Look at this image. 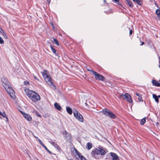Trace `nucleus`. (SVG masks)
I'll return each instance as SVG.
<instances>
[{
  "instance_id": "1",
  "label": "nucleus",
  "mask_w": 160,
  "mask_h": 160,
  "mask_svg": "<svg viewBox=\"0 0 160 160\" xmlns=\"http://www.w3.org/2000/svg\"><path fill=\"white\" fill-rule=\"evenodd\" d=\"M24 91L29 99L32 102H35L40 100V96L36 92L30 90L28 88L25 89Z\"/></svg>"
},
{
  "instance_id": "2",
  "label": "nucleus",
  "mask_w": 160,
  "mask_h": 160,
  "mask_svg": "<svg viewBox=\"0 0 160 160\" xmlns=\"http://www.w3.org/2000/svg\"><path fill=\"white\" fill-rule=\"evenodd\" d=\"M106 154V152L104 150L101 148H98L92 151V156L95 159H99V158L98 156V155L100 154L102 156H103Z\"/></svg>"
},
{
  "instance_id": "3",
  "label": "nucleus",
  "mask_w": 160,
  "mask_h": 160,
  "mask_svg": "<svg viewBox=\"0 0 160 160\" xmlns=\"http://www.w3.org/2000/svg\"><path fill=\"white\" fill-rule=\"evenodd\" d=\"M101 112L103 114L111 118L114 119L116 118V116L115 114L107 108L103 109Z\"/></svg>"
},
{
  "instance_id": "4",
  "label": "nucleus",
  "mask_w": 160,
  "mask_h": 160,
  "mask_svg": "<svg viewBox=\"0 0 160 160\" xmlns=\"http://www.w3.org/2000/svg\"><path fill=\"white\" fill-rule=\"evenodd\" d=\"M44 79L48 84L51 85V88L54 90L56 89V87L54 84L52 83L51 78L49 76H46L45 75L44 77H43Z\"/></svg>"
},
{
  "instance_id": "5",
  "label": "nucleus",
  "mask_w": 160,
  "mask_h": 160,
  "mask_svg": "<svg viewBox=\"0 0 160 160\" xmlns=\"http://www.w3.org/2000/svg\"><path fill=\"white\" fill-rule=\"evenodd\" d=\"M74 116L79 121L81 122H83V118L82 115L76 110L73 112Z\"/></svg>"
},
{
  "instance_id": "6",
  "label": "nucleus",
  "mask_w": 160,
  "mask_h": 160,
  "mask_svg": "<svg viewBox=\"0 0 160 160\" xmlns=\"http://www.w3.org/2000/svg\"><path fill=\"white\" fill-rule=\"evenodd\" d=\"M91 71L92 73L93 74L95 75V78L96 79L102 81L104 80L105 78L102 75L99 74L93 70H91Z\"/></svg>"
},
{
  "instance_id": "7",
  "label": "nucleus",
  "mask_w": 160,
  "mask_h": 160,
  "mask_svg": "<svg viewBox=\"0 0 160 160\" xmlns=\"http://www.w3.org/2000/svg\"><path fill=\"white\" fill-rule=\"evenodd\" d=\"M5 89L7 91L8 93L9 94L11 98L13 99L15 98L14 91L10 86L7 87V88Z\"/></svg>"
},
{
  "instance_id": "8",
  "label": "nucleus",
  "mask_w": 160,
  "mask_h": 160,
  "mask_svg": "<svg viewBox=\"0 0 160 160\" xmlns=\"http://www.w3.org/2000/svg\"><path fill=\"white\" fill-rule=\"evenodd\" d=\"M1 81L2 84L5 89L7 88L10 85V83L8 82V80L5 77H3L1 78Z\"/></svg>"
},
{
  "instance_id": "9",
  "label": "nucleus",
  "mask_w": 160,
  "mask_h": 160,
  "mask_svg": "<svg viewBox=\"0 0 160 160\" xmlns=\"http://www.w3.org/2000/svg\"><path fill=\"white\" fill-rule=\"evenodd\" d=\"M120 97L123 99H126L127 101L129 103L132 102V101L130 95L128 93H126L125 94H122L120 95Z\"/></svg>"
},
{
  "instance_id": "10",
  "label": "nucleus",
  "mask_w": 160,
  "mask_h": 160,
  "mask_svg": "<svg viewBox=\"0 0 160 160\" xmlns=\"http://www.w3.org/2000/svg\"><path fill=\"white\" fill-rule=\"evenodd\" d=\"M21 112L22 113V115H23L24 118H25L28 121H30L32 120V117L29 114L25 113L22 112Z\"/></svg>"
},
{
  "instance_id": "11",
  "label": "nucleus",
  "mask_w": 160,
  "mask_h": 160,
  "mask_svg": "<svg viewBox=\"0 0 160 160\" xmlns=\"http://www.w3.org/2000/svg\"><path fill=\"white\" fill-rule=\"evenodd\" d=\"M49 142L58 150L60 151L61 150L60 147L56 142L52 141H49Z\"/></svg>"
},
{
  "instance_id": "12",
  "label": "nucleus",
  "mask_w": 160,
  "mask_h": 160,
  "mask_svg": "<svg viewBox=\"0 0 160 160\" xmlns=\"http://www.w3.org/2000/svg\"><path fill=\"white\" fill-rule=\"evenodd\" d=\"M76 155L78 156L80 159L79 160H87L84 156H83L77 150H76Z\"/></svg>"
},
{
  "instance_id": "13",
  "label": "nucleus",
  "mask_w": 160,
  "mask_h": 160,
  "mask_svg": "<svg viewBox=\"0 0 160 160\" xmlns=\"http://www.w3.org/2000/svg\"><path fill=\"white\" fill-rule=\"evenodd\" d=\"M110 154L112 157V160H119L118 157L116 153L111 152Z\"/></svg>"
},
{
  "instance_id": "14",
  "label": "nucleus",
  "mask_w": 160,
  "mask_h": 160,
  "mask_svg": "<svg viewBox=\"0 0 160 160\" xmlns=\"http://www.w3.org/2000/svg\"><path fill=\"white\" fill-rule=\"evenodd\" d=\"M152 82L153 86L157 87L160 86V84L156 80H152Z\"/></svg>"
},
{
  "instance_id": "15",
  "label": "nucleus",
  "mask_w": 160,
  "mask_h": 160,
  "mask_svg": "<svg viewBox=\"0 0 160 160\" xmlns=\"http://www.w3.org/2000/svg\"><path fill=\"white\" fill-rule=\"evenodd\" d=\"M54 107L55 108L59 111H60L61 109V107L59 105V104L57 102L55 103L54 104Z\"/></svg>"
},
{
  "instance_id": "16",
  "label": "nucleus",
  "mask_w": 160,
  "mask_h": 160,
  "mask_svg": "<svg viewBox=\"0 0 160 160\" xmlns=\"http://www.w3.org/2000/svg\"><path fill=\"white\" fill-rule=\"evenodd\" d=\"M50 48L51 49L52 51L53 52L54 54L56 56H58V54L56 52V51L55 49L53 48V45H50Z\"/></svg>"
},
{
  "instance_id": "17",
  "label": "nucleus",
  "mask_w": 160,
  "mask_h": 160,
  "mask_svg": "<svg viewBox=\"0 0 160 160\" xmlns=\"http://www.w3.org/2000/svg\"><path fill=\"white\" fill-rule=\"evenodd\" d=\"M66 109L67 112L68 114L71 115L72 113V109L69 107H66Z\"/></svg>"
},
{
  "instance_id": "18",
  "label": "nucleus",
  "mask_w": 160,
  "mask_h": 160,
  "mask_svg": "<svg viewBox=\"0 0 160 160\" xmlns=\"http://www.w3.org/2000/svg\"><path fill=\"white\" fill-rule=\"evenodd\" d=\"M133 2H136L137 4L141 5L142 3V0H132Z\"/></svg>"
},
{
  "instance_id": "19",
  "label": "nucleus",
  "mask_w": 160,
  "mask_h": 160,
  "mask_svg": "<svg viewBox=\"0 0 160 160\" xmlns=\"http://www.w3.org/2000/svg\"><path fill=\"white\" fill-rule=\"evenodd\" d=\"M153 98L154 99L155 101L157 103H158L159 102V100L158 98V96H156L155 94H152Z\"/></svg>"
},
{
  "instance_id": "20",
  "label": "nucleus",
  "mask_w": 160,
  "mask_h": 160,
  "mask_svg": "<svg viewBox=\"0 0 160 160\" xmlns=\"http://www.w3.org/2000/svg\"><path fill=\"white\" fill-rule=\"evenodd\" d=\"M92 147V143L90 142H88L86 145V148L88 150L90 149Z\"/></svg>"
},
{
  "instance_id": "21",
  "label": "nucleus",
  "mask_w": 160,
  "mask_h": 160,
  "mask_svg": "<svg viewBox=\"0 0 160 160\" xmlns=\"http://www.w3.org/2000/svg\"><path fill=\"white\" fill-rule=\"evenodd\" d=\"M2 116L3 118H6L7 119V120H8V118L7 117L6 114H5V112H3V113L1 112V114H0Z\"/></svg>"
},
{
  "instance_id": "22",
  "label": "nucleus",
  "mask_w": 160,
  "mask_h": 160,
  "mask_svg": "<svg viewBox=\"0 0 160 160\" xmlns=\"http://www.w3.org/2000/svg\"><path fill=\"white\" fill-rule=\"evenodd\" d=\"M127 3L130 7L132 8L133 7V4H132V2L131 1L129 0L128 1H127Z\"/></svg>"
},
{
  "instance_id": "23",
  "label": "nucleus",
  "mask_w": 160,
  "mask_h": 160,
  "mask_svg": "<svg viewBox=\"0 0 160 160\" xmlns=\"http://www.w3.org/2000/svg\"><path fill=\"white\" fill-rule=\"evenodd\" d=\"M48 72L47 70H45L43 72H42V74L43 77H44L45 75L48 76Z\"/></svg>"
},
{
  "instance_id": "24",
  "label": "nucleus",
  "mask_w": 160,
  "mask_h": 160,
  "mask_svg": "<svg viewBox=\"0 0 160 160\" xmlns=\"http://www.w3.org/2000/svg\"><path fill=\"white\" fill-rule=\"evenodd\" d=\"M156 13L158 17H160V10L157 9L156 11Z\"/></svg>"
},
{
  "instance_id": "25",
  "label": "nucleus",
  "mask_w": 160,
  "mask_h": 160,
  "mask_svg": "<svg viewBox=\"0 0 160 160\" xmlns=\"http://www.w3.org/2000/svg\"><path fill=\"white\" fill-rule=\"evenodd\" d=\"M53 42L55 44H56L57 45L59 46V43L58 40L56 39H53Z\"/></svg>"
},
{
  "instance_id": "26",
  "label": "nucleus",
  "mask_w": 160,
  "mask_h": 160,
  "mask_svg": "<svg viewBox=\"0 0 160 160\" xmlns=\"http://www.w3.org/2000/svg\"><path fill=\"white\" fill-rule=\"evenodd\" d=\"M145 122H146V120H145V119L143 118L141 120V122H140V123L141 125H143L145 123Z\"/></svg>"
},
{
  "instance_id": "27",
  "label": "nucleus",
  "mask_w": 160,
  "mask_h": 160,
  "mask_svg": "<svg viewBox=\"0 0 160 160\" xmlns=\"http://www.w3.org/2000/svg\"><path fill=\"white\" fill-rule=\"evenodd\" d=\"M1 34H2V36H3V37L4 38H5L6 39L7 38H8L7 36L4 32H3Z\"/></svg>"
},
{
  "instance_id": "28",
  "label": "nucleus",
  "mask_w": 160,
  "mask_h": 160,
  "mask_svg": "<svg viewBox=\"0 0 160 160\" xmlns=\"http://www.w3.org/2000/svg\"><path fill=\"white\" fill-rule=\"evenodd\" d=\"M138 100L139 101H140V102H142L143 101V99H142V97H141L140 96H139V97H138Z\"/></svg>"
},
{
  "instance_id": "29",
  "label": "nucleus",
  "mask_w": 160,
  "mask_h": 160,
  "mask_svg": "<svg viewBox=\"0 0 160 160\" xmlns=\"http://www.w3.org/2000/svg\"><path fill=\"white\" fill-rule=\"evenodd\" d=\"M43 147L45 149V150H46L47 151H48L50 153H51V152L48 149V148L45 145Z\"/></svg>"
},
{
  "instance_id": "30",
  "label": "nucleus",
  "mask_w": 160,
  "mask_h": 160,
  "mask_svg": "<svg viewBox=\"0 0 160 160\" xmlns=\"http://www.w3.org/2000/svg\"><path fill=\"white\" fill-rule=\"evenodd\" d=\"M4 42V41L3 40L2 38L0 36V43L2 44Z\"/></svg>"
},
{
  "instance_id": "31",
  "label": "nucleus",
  "mask_w": 160,
  "mask_h": 160,
  "mask_svg": "<svg viewBox=\"0 0 160 160\" xmlns=\"http://www.w3.org/2000/svg\"><path fill=\"white\" fill-rule=\"evenodd\" d=\"M4 32V31L0 27V33H2L3 32Z\"/></svg>"
},
{
  "instance_id": "32",
  "label": "nucleus",
  "mask_w": 160,
  "mask_h": 160,
  "mask_svg": "<svg viewBox=\"0 0 160 160\" xmlns=\"http://www.w3.org/2000/svg\"><path fill=\"white\" fill-rule=\"evenodd\" d=\"M36 115L38 117H41V115L39 114V113H38L37 112V114H36Z\"/></svg>"
},
{
  "instance_id": "33",
  "label": "nucleus",
  "mask_w": 160,
  "mask_h": 160,
  "mask_svg": "<svg viewBox=\"0 0 160 160\" xmlns=\"http://www.w3.org/2000/svg\"><path fill=\"white\" fill-rule=\"evenodd\" d=\"M40 144L41 145L42 147H43L45 145L43 144V142L41 141V142H39Z\"/></svg>"
},
{
  "instance_id": "34",
  "label": "nucleus",
  "mask_w": 160,
  "mask_h": 160,
  "mask_svg": "<svg viewBox=\"0 0 160 160\" xmlns=\"http://www.w3.org/2000/svg\"><path fill=\"white\" fill-rule=\"evenodd\" d=\"M24 83L25 85H27L28 84L29 82L28 81H25L24 82Z\"/></svg>"
},
{
  "instance_id": "35",
  "label": "nucleus",
  "mask_w": 160,
  "mask_h": 160,
  "mask_svg": "<svg viewBox=\"0 0 160 160\" xmlns=\"http://www.w3.org/2000/svg\"><path fill=\"white\" fill-rule=\"evenodd\" d=\"M112 1L113 2H118V3L119 4L118 2H119V0H112Z\"/></svg>"
},
{
  "instance_id": "36",
  "label": "nucleus",
  "mask_w": 160,
  "mask_h": 160,
  "mask_svg": "<svg viewBox=\"0 0 160 160\" xmlns=\"http://www.w3.org/2000/svg\"><path fill=\"white\" fill-rule=\"evenodd\" d=\"M34 78L36 79V80H39V79H38V78L36 76H34Z\"/></svg>"
},
{
  "instance_id": "37",
  "label": "nucleus",
  "mask_w": 160,
  "mask_h": 160,
  "mask_svg": "<svg viewBox=\"0 0 160 160\" xmlns=\"http://www.w3.org/2000/svg\"><path fill=\"white\" fill-rule=\"evenodd\" d=\"M132 30H130L129 31V34L131 35L132 33Z\"/></svg>"
},
{
  "instance_id": "38",
  "label": "nucleus",
  "mask_w": 160,
  "mask_h": 160,
  "mask_svg": "<svg viewBox=\"0 0 160 160\" xmlns=\"http://www.w3.org/2000/svg\"><path fill=\"white\" fill-rule=\"evenodd\" d=\"M136 95L137 96H138V97H139V96H140V94L139 93H136Z\"/></svg>"
},
{
  "instance_id": "39",
  "label": "nucleus",
  "mask_w": 160,
  "mask_h": 160,
  "mask_svg": "<svg viewBox=\"0 0 160 160\" xmlns=\"http://www.w3.org/2000/svg\"><path fill=\"white\" fill-rule=\"evenodd\" d=\"M52 27L54 29V25L52 23Z\"/></svg>"
},
{
  "instance_id": "40",
  "label": "nucleus",
  "mask_w": 160,
  "mask_h": 160,
  "mask_svg": "<svg viewBox=\"0 0 160 160\" xmlns=\"http://www.w3.org/2000/svg\"><path fill=\"white\" fill-rule=\"evenodd\" d=\"M144 42H142V44H141V45H142L144 44Z\"/></svg>"
},
{
  "instance_id": "41",
  "label": "nucleus",
  "mask_w": 160,
  "mask_h": 160,
  "mask_svg": "<svg viewBox=\"0 0 160 160\" xmlns=\"http://www.w3.org/2000/svg\"><path fill=\"white\" fill-rule=\"evenodd\" d=\"M85 104L86 106H88V105L86 103H85Z\"/></svg>"
},
{
  "instance_id": "42",
  "label": "nucleus",
  "mask_w": 160,
  "mask_h": 160,
  "mask_svg": "<svg viewBox=\"0 0 160 160\" xmlns=\"http://www.w3.org/2000/svg\"><path fill=\"white\" fill-rule=\"evenodd\" d=\"M38 140L39 142H40L41 141L40 139H38Z\"/></svg>"
},
{
  "instance_id": "43",
  "label": "nucleus",
  "mask_w": 160,
  "mask_h": 160,
  "mask_svg": "<svg viewBox=\"0 0 160 160\" xmlns=\"http://www.w3.org/2000/svg\"><path fill=\"white\" fill-rule=\"evenodd\" d=\"M38 140L39 142H40L41 141L40 139H38Z\"/></svg>"
},
{
  "instance_id": "44",
  "label": "nucleus",
  "mask_w": 160,
  "mask_h": 160,
  "mask_svg": "<svg viewBox=\"0 0 160 160\" xmlns=\"http://www.w3.org/2000/svg\"><path fill=\"white\" fill-rule=\"evenodd\" d=\"M125 0L126 1V2H127V1H128L129 0Z\"/></svg>"
},
{
  "instance_id": "45",
  "label": "nucleus",
  "mask_w": 160,
  "mask_h": 160,
  "mask_svg": "<svg viewBox=\"0 0 160 160\" xmlns=\"http://www.w3.org/2000/svg\"><path fill=\"white\" fill-rule=\"evenodd\" d=\"M158 96V98H160V95Z\"/></svg>"
},
{
  "instance_id": "46",
  "label": "nucleus",
  "mask_w": 160,
  "mask_h": 160,
  "mask_svg": "<svg viewBox=\"0 0 160 160\" xmlns=\"http://www.w3.org/2000/svg\"><path fill=\"white\" fill-rule=\"evenodd\" d=\"M104 2H106V0H104Z\"/></svg>"
},
{
  "instance_id": "47",
  "label": "nucleus",
  "mask_w": 160,
  "mask_h": 160,
  "mask_svg": "<svg viewBox=\"0 0 160 160\" xmlns=\"http://www.w3.org/2000/svg\"><path fill=\"white\" fill-rule=\"evenodd\" d=\"M159 60H160V56H159Z\"/></svg>"
},
{
  "instance_id": "48",
  "label": "nucleus",
  "mask_w": 160,
  "mask_h": 160,
  "mask_svg": "<svg viewBox=\"0 0 160 160\" xmlns=\"http://www.w3.org/2000/svg\"><path fill=\"white\" fill-rule=\"evenodd\" d=\"M159 68H160V64L159 65Z\"/></svg>"
},
{
  "instance_id": "49",
  "label": "nucleus",
  "mask_w": 160,
  "mask_h": 160,
  "mask_svg": "<svg viewBox=\"0 0 160 160\" xmlns=\"http://www.w3.org/2000/svg\"><path fill=\"white\" fill-rule=\"evenodd\" d=\"M65 132H66V134L67 133V132L66 131H65Z\"/></svg>"
},
{
  "instance_id": "50",
  "label": "nucleus",
  "mask_w": 160,
  "mask_h": 160,
  "mask_svg": "<svg viewBox=\"0 0 160 160\" xmlns=\"http://www.w3.org/2000/svg\"><path fill=\"white\" fill-rule=\"evenodd\" d=\"M36 160H39L38 159H37Z\"/></svg>"
},
{
  "instance_id": "51",
  "label": "nucleus",
  "mask_w": 160,
  "mask_h": 160,
  "mask_svg": "<svg viewBox=\"0 0 160 160\" xmlns=\"http://www.w3.org/2000/svg\"><path fill=\"white\" fill-rule=\"evenodd\" d=\"M88 71H91L90 70H88Z\"/></svg>"
},
{
  "instance_id": "52",
  "label": "nucleus",
  "mask_w": 160,
  "mask_h": 160,
  "mask_svg": "<svg viewBox=\"0 0 160 160\" xmlns=\"http://www.w3.org/2000/svg\"><path fill=\"white\" fill-rule=\"evenodd\" d=\"M159 82H160V80H159Z\"/></svg>"
}]
</instances>
